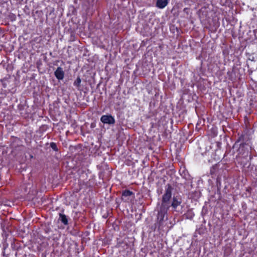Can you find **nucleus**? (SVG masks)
<instances>
[{
	"label": "nucleus",
	"mask_w": 257,
	"mask_h": 257,
	"mask_svg": "<svg viewBox=\"0 0 257 257\" xmlns=\"http://www.w3.org/2000/svg\"><path fill=\"white\" fill-rule=\"evenodd\" d=\"M55 75L56 77L59 80H62L64 76V72L62 68L59 67L55 71Z\"/></svg>",
	"instance_id": "nucleus-3"
},
{
	"label": "nucleus",
	"mask_w": 257,
	"mask_h": 257,
	"mask_svg": "<svg viewBox=\"0 0 257 257\" xmlns=\"http://www.w3.org/2000/svg\"><path fill=\"white\" fill-rule=\"evenodd\" d=\"M100 120L103 123L108 124H113L115 123V119L111 115H103L100 118Z\"/></svg>",
	"instance_id": "nucleus-2"
},
{
	"label": "nucleus",
	"mask_w": 257,
	"mask_h": 257,
	"mask_svg": "<svg viewBox=\"0 0 257 257\" xmlns=\"http://www.w3.org/2000/svg\"><path fill=\"white\" fill-rule=\"evenodd\" d=\"M81 82V80L79 77H78L77 79L74 82L73 85L76 86L78 89H79L80 87V84Z\"/></svg>",
	"instance_id": "nucleus-7"
},
{
	"label": "nucleus",
	"mask_w": 257,
	"mask_h": 257,
	"mask_svg": "<svg viewBox=\"0 0 257 257\" xmlns=\"http://www.w3.org/2000/svg\"><path fill=\"white\" fill-rule=\"evenodd\" d=\"M239 141H240V139H238V140L235 142V144H234V146H233V147H235V146L237 145V144L239 143Z\"/></svg>",
	"instance_id": "nucleus-9"
},
{
	"label": "nucleus",
	"mask_w": 257,
	"mask_h": 257,
	"mask_svg": "<svg viewBox=\"0 0 257 257\" xmlns=\"http://www.w3.org/2000/svg\"><path fill=\"white\" fill-rule=\"evenodd\" d=\"M244 145H245V144H244V143H241V144H239L240 148H241V147H243Z\"/></svg>",
	"instance_id": "nucleus-10"
},
{
	"label": "nucleus",
	"mask_w": 257,
	"mask_h": 257,
	"mask_svg": "<svg viewBox=\"0 0 257 257\" xmlns=\"http://www.w3.org/2000/svg\"><path fill=\"white\" fill-rule=\"evenodd\" d=\"M59 220L61 221V222L65 225H66L68 224V220L67 217L62 213H59Z\"/></svg>",
	"instance_id": "nucleus-6"
},
{
	"label": "nucleus",
	"mask_w": 257,
	"mask_h": 257,
	"mask_svg": "<svg viewBox=\"0 0 257 257\" xmlns=\"http://www.w3.org/2000/svg\"><path fill=\"white\" fill-rule=\"evenodd\" d=\"M133 195V192L128 190H125L122 193L121 198L122 200H124L125 201H126L128 199V197L132 196Z\"/></svg>",
	"instance_id": "nucleus-4"
},
{
	"label": "nucleus",
	"mask_w": 257,
	"mask_h": 257,
	"mask_svg": "<svg viewBox=\"0 0 257 257\" xmlns=\"http://www.w3.org/2000/svg\"><path fill=\"white\" fill-rule=\"evenodd\" d=\"M168 0H157L156 6L159 9H163L168 5Z\"/></svg>",
	"instance_id": "nucleus-5"
},
{
	"label": "nucleus",
	"mask_w": 257,
	"mask_h": 257,
	"mask_svg": "<svg viewBox=\"0 0 257 257\" xmlns=\"http://www.w3.org/2000/svg\"><path fill=\"white\" fill-rule=\"evenodd\" d=\"M173 188L170 184H167L165 186V191L162 196L161 203H158L157 207V220L154 226V230L158 228L162 229L164 226V223L168 219L167 212L169 208L171 206L174 210H176L178 206L182 203L181 199L174 196L171 203L170 200L172 197Z\"/></svg>",
	"instance_id": "nucleus-1"
},
{
	"label": "nucleus",
	"mask_w": 257,
	"mask_h": 257,
	"mask_svg": "<svg viewBox=\"0 0 257 257\" xmlns=\"http://www.w3.org/2000/svg\"><path fill=\"white\" fill-rule=\"evenodd\" d=\"M50 147L52 149V150H54V151L57 152L58 151V149L56 143L52 142L50 143Z\"/></svg>",
	"instance_id": "nucleus-8"
}]
</instances>
